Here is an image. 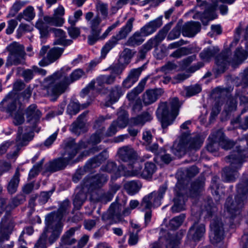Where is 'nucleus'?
<instances>
[{"label":"nucleus","mask_w":248,"mask_h":248,"mask_svg":"<svg viewBox=\"0 0 248 248\" xmlns=\"http://www.w3.org/2000/svg\"><path fill=\"white\" fill-rule=\"evenodd\" d=\"M216 208L207 211V217L211 218L210 225V240L212 243L217 245L221 243L225 238L224 224L222 220L215 214Z\"/></svg>","instance_id":"obj_10"},{"label":"nucleus","mask_w":248,"mask_h":248,"mask_svg":"<svg viewBox=\"0 0 248 248\" xmlns=\"http://www.w3.org/2000/svg\"><path fill=\"white\" fill-rule=\"evenodd\" d=\"M103 133L101 131H97L90 137L88 142L93 145L99 143L102 138Z\"/></svg>","instance_id":"obj_60"},{"label":"nucleus","mask_w":248,"mask_h":248,"mask_svg":"<svg viewBox=\"0 0 248 248\" xmlns=\"http://www.w3.org/2000/svg\"><path fill=\"white\" fill-rule=\"evenodd\" d=\"M132 209L125 208L122 212V206L117 204H112L108 210L104 214L102 219L107 223L111 224L119 221L123 217L129 215Z\"/></svg>","instance_id":"obj_13"},{"label":"nucleus","mask_w":248,"mask_h":248,"mask_svg":"<svg viewBox=\"0 0 248 248\" xmlns=\"http://www.w3.org/2000/svg\"><path fill=\"white\" fill-rule=\"evenodd\" d=\"M15 227V223L10 215L4 216L0 222V239L10 237Z\"/></svg>","instance_id":"obj_19"},{"label":"nucleus","mask_w":248,"mask_h":248,"mask_svg":"<svg viewBox=\"0 0 248 248\" xmlns=\"http://www.w3.org/2000/svg\"><path fill=\"white\" fill-rule=\"evenodd\" d=\"M140 68L134 69L131 70L128 77L123 82L124 88L129 89L138 80L140 75Z\"/></svg>","instance_id":"obj_31"},{"label":"nucleus","mask_w":248,"mask_h":248,"mask_svg":"<svg viewBox=\"0 0 248 248\" xmlns=\"http://www.w3.org/2000/svg\"><path fill=\"white\" fill-rule=\"evenodd\" d=\"M205 231L204 224L195 222L189 228L187 236L194 241H199L204 236Z\"/></svg>","instance_id":"obj_20"},{"label":"nucleus","mask_w":248,"mask_h":248,"mask_svg":"<svg viewBox=\"0 0 248 248\" xmlns=\"http://www.w3.org/2000/svg\"><path fill=\"white\" fill-rule=\"evenodd\" d=\"M54 191V188L48 191L42 192L39 197V202L42 204L46 203L50 198Z\"/></svg>","instance_id":"obj_61"},{"label":"nucleus","mask_w":248,"mask_h":248,"mask_svg":"<svg viewBox=\"0 0 248 248\" xmlns=\"http://www.w3.org/2000/svg\"><path fill=\"white\" fill-rule=\"evenodd\" d=\"M203 142V139L198 135L190 137L187 141L186 138L182 137L178 143H174L173 144L172 152L176 156L180 157L185 154L186 149H199Z\"/></svg>","instance_id":"obj_11"},{"label":"nucleus","mask_w":248,"mask_h":248,"mask_svg":"<svg viewBox=\"0 0 248 248\" xmlns=\"http://www.w3.org/2000/svg\"><path fill=\"white\" fill-rule=\"evenodd\" d=\"M140 30L134 32L127 40L126 45L130 46H136L141 44L144 41L145 37Z\"/></svg>","instance_id":"obj_35"},{"label":"nucleus","mask_w":248,"mask_h":248,"mask_svg":"<svg viewBox=\"0 0 248 248\" xmlns=\"http://www.w3.org/2000/svg\"><path fill=\"white\" fill-rule=\"evenodd\" d=\"M25 198L23 195H17L12 198L6 207V212H9L25 201Z\"/></svg>","instance_id":"obj_41"},{"label":"nucleus","mask_w":248,"mask_h":248,"mask_svg":"<svg viewBox=\"0 0 248 248\" xmlns=\"http://www.w3.org/2000/svg\"><path fill=\"white\" fill-rule=\"evenodd\" d=\"M167 186L166 184L161 186L157 191H153L145 195L141 202V207L142 210H151L152 208L159 206L165 194Z\"/></svg>","instance_id":"obj_12"},{"label":"nucleus","mask_w":248,"mask_h":248,"mask_svg":"<svg viewBox=\"0 0 248 248\" xmlns=\"http://www.w3.org/2000/svg\"><path fill=\"white\" fill-rule=\"evenodd\" d=\"M87 113V112H83L78 117L76 121L72 124L70 130L72 133L79 135L81 132L85 131V117Z\"/></svg>","instance_id":"obj_23"},{"label":"nucleus","mask_w":248,"mask_h":248,"mask_svg":"<svg viewBox=\"0 0 248 248\" xmlns=\"http://www.w3.org/2000/svg\"><path fill=\"white\" fill-rule=\"evenodd\" d=\"M191 53V50L190 49L186 47H182L177 49L173 52H172L170 54V56L176 59H179L183 56L187 55Z\"/></svg>","instance_id":"obj_53"},{"label":"nucleus","mask_w":248,"mask_h":248,"mask_svg":"<svg viewBox=\"0 0 248 248\" xmlns=\"http://www.w3.org/2000/svg\"><path fill=\"white\" fill-rule=\"evenodd\" d=\"M108 178L105 174H98L85 178L81 184V187L76 189L73 199L75 208L79 210L87 199V192L102 187L107 182Z\"/></svg>","instance_id":"obj_5"},{"label":"nucleus","mask_w":248,"mask_h":248,"mask_svg":"<svg viewBox=\"0 0 248 248\" xmlns=\"http://www.w3.org/2000/svg\"><path fill=\"white\" fill-rule=\"evenodd\" d=\"M241 85L243 87H248V67L240 74Z\"/></svg>","instance_id":"obj_64"},{"label":"nucleus","mask_w":248,"mask_h":248,"mask_svg":"<svg viewBox=\"0 0 248 248\" xmlns=\"http://www.w3.org/2000/svg\"><path fill=\"white\" fill-rule=\"evenodd\" d=\"M44 161V159H42L41 161L33 166L32 168L30 170L29 174V179H31L38 175L41 169H42Z\"/></svg>","instance_id":"obj_55"},{"label":"nucleus","mask_w":248,"mask_h":248,"mask_svg":"<svg viewBox=\"0 0 248 248\" xmlns=\"http://www.w3.org/2000/svg\"><path fill=\"white\" fill-rule=\"evenodd\" d=\"M185 216L184 214H181L171 219L169 222V226L172 229H176L182 224Z\"/></svg>","instance_id":"obj_52"},{"label":"nucleus","mask_w":248,"mask_h":248,"mask_svg":"<svg viewBox=\"0 0 248 248\" xmlns=\"http://www.w3.org/2000/svg\"><path fill=\"white\" fill-rule=\"evenodd\" d=\"M248 158V149L237 146L230 155L225 158L230 166L223 169L222 173V180L226 182H234L238 177L237 171L242 166L245 159Z\"/></svg>","instance_id":"obj_4"},{"label":"nucleus","mask_w":248,"mask_h":248,"mask_svg":"<svg viewBox=\"0 0 248 248\" xmlns=\"http://www.w3.org/2000/svg\"><path fill=\"white\" fill-rule=\"evenodd\" d=\"M84 74L80 69L75 70L69 76L62 70L58 71L45 79L42 84L43 94L57 97L67 90L69 84L79 79Z\"/></svg>","instance_id":"obj_2"},{"label":"nucleus","mask_w":248,"mask_h":248,"mask_svg":"<svg viewBox=\"0 0 248 248\" xmlns=\"http://www.w3.org/2000/svg\"><path fill=\"white\" fill-rule=\"evenodd\" d=\"M135 20V19L133 17L129 18L125 25L106 43L101 49V58L104 59L109 51L118 44L119 41L125 39L127 37L133 30Z\"/></svg>","instance_id":"obj_9"},{"label":"nucleus","mask_w":248,"mask_h":248,"mask_svg":"<svg viewBox=\"0 0 248 248\" xmlns=\"http://www.w3.org/2000/svg\"><path fill=\"white\" fill-rule=\"evenodd\" d=\"M75 232V229L71 228L63 234L61 239L60 248H69L76 243V240L73 238Z\"/></svg>","instance_id":"obj_28"},{"label":"nucleus","mask_w":248,"mask_h":248,"mask_svg":"<svg viewBox=\"0 0 248 248\" xmlns=\"http://www.w3.org/2000/svg\"><path fill=\"white\" fill-rule=\"evenodd\" d=\"M86 147V144L82 141L79 144L74 141H70L65 144L63 158H58L49 161L46 165V170L49 172H55L63 169L70 160L77 154L78 150Z\"/></svg>","instance_id":"obj_6"},{"label":"nucleus","mask_w":248,"mask_h":248,"mask_svg":"<svg viewBox=\"0 0 248 248\" xmlns=\"http://www.w3.org/2000/svg\"><path fill=\"white\" fill-rule=\"evenodd\" d=\"M123 93L121 87L119 86H115L112 87L109 94L110 100L113 102H116L123 95Z\"/></svg>","instance_id":"obj_48"},{"label":"nucleus","mask_w":248,"mask_h":248,"mask_svg":"<svg viewBox=\"0 0 248 248\" xmlns=\"http://www.w3.org/2000/svg\"><path fill=\"white\" fill-rule=\"evenodd\" d=\"M219 51L217 47H210L204 49L200 54L201 59L204 61H208Z\"/></svg>","instance_id":"obj_40"},{"label":"nucleus","mask_w":248,"mask_h":248,"mask_svg":"<svg viewBox=\"0 0 248 248\" xmlns=\"http://www.w3.org/2000/svg\"><path fill=\"white\" fill-rule=\"evenodd\" d=\"M237 107V101L235 97L230 96L228 98L225 107V109L227 112L235 110Z\"/></svg>","instance_id":"obj_58"},{"label":"nucleus","mask_w":248,"mask_h":248,"mask_svg":"<svg viewBox=\"0 0 248 248\" xmlns=\"http://www.w3.org/2000/svg\"><path fill=\"white\" fill-rule=\"evenodd\" d=\"M132 162V164H129L128 167L129 170L131 172V174L134 176H141L142 166L139 162H133V161Z\"/></svg>","instance_id":"obj_51"},{"label":"nucleus","mask_w":248,"mask_h":248,"mask_svg":"<svg viewBox=\"0 0 248 248\" xmlns=\"http://www.w3.org/2000/svg\"><path fill=\"white\" fill-rule=\"evenodd\" d=\"M235 0H212V3L208 5L204 12V16L210 20L214 18V12L217 6L219 1L231 4Z\"/></svg>","instance_id":"obj_30"},{"label":"nucleus","mask_w":248,"mask_h":248,"mask_svg":"<svg viewBox=\"0 0 248 248\" xmlns=\"http://www.w3.org/2000/svg\"><path fill=\"white\" fill-rule=\"evenodd\" d=\"M104 170L108 172L113 174L114 175L111 177L112 179L114 178L116 179L121 175L120 169L117 168L116 164L113 162H108L104 167Z\"/></svg>","instance_id":"obj_45"},{"label":"nucleus","mask_w":248,"mask_h":248,"mask_svg":"<svg viewBox=\"0 0 248 248\" xmlns=\"http://www.w3.org/2000/svg\"><path fill=\"white\" fill-rule=\"evenodd\" d=\"M27 3V1H16L11 8L9 13L7 15V17L9 18L15 16L18 12Z\"/></svg>","instance_id":"obj_46"},{"label":"nucleus","mask_w":248,"mask_h":248,"mask_svg":"<svg viewBox=\"0 0 248 248\" xmlns=\"http://www.w3.org/2000/svg\"><path fill=\"white\" fill-rule=\"evenodd\" d=\"M6 49L9 53L18 55V56H25V52L22 45L16 42H14L8 45Z\"/></svg>","instance_id":"obj_39"},{"label":"nucleus","mask_w":248,"mask_h":248,"mask_svg":"<svg viewBox=\"0 0 248 248\" xmlns=\"http://www.w3.org/2000/svg\"><path fill=\"white\" fill-rule=\"evenodd\" d=\"M152 119V115L147 112H143L141 114L133 117L130 120V123L133 125L143 126L146 122Z\"/></svg>","instance_id":"obj_33"},{"label":"nucleus","mask_w":248,"mask_h":248,"mask_svg":"<svg viewBox=\"0 0 248 248\" xmlns=\"http://www.w3.org/2000/svg\"><path fill=\"white\" fill-rule=\"evenodd\" d=\"M83 15V12L81 10L78 9L76 11L73 16H70L68 19V22L70 26H75L77 22L81 19Z\"/></svg>","instance_id":"obj_54"},{"label":"nucleus","mask_w":248,"mask_h":248,"mask_svg":"<svg viewBox=\"0 0 248 248\" xmlns=\"http://www.w3.org/2000/svg\"><path fill=\"white\" fill-rule=\"evenodd\" d=\"M118 155L119 159L124 162H131L136 157V153L129 146H125L119 149Z\"/></svg>","instance_id":"obj_21"},{"label":"nucleus","mask_w":248,"mask_h":248,"mask_svg":"<svg viewBox=\"0 0 248 248\" xmlns=\"http://www.w3.org/2000/svg\"><path fill=\"white\" fill-rule=\"evenodd\" d=\"M69 207V201L65 200L61 204L56 213L50 214L46 216V222L48 223L54 222L53 226L55 227V228H52V234L49 238L50 243H53L59 237L62 229L61 219L63 216L66 214Z\"/></svg>","instance_id":"obj_8"},{"label":"nucleus","mask_w":248,"mask_h":248,"mask_svg":"<svg viewBox=\"0 0 248 248\" xmlns=\"http://www.w3.org/2000/svg\"><path fill=\"white\" fill-rule=\"evenodd\" d=\"M43 19L48 24L56 27H61L64 23V18L63 17H58L53 15L52 16H45Z\"/></svg>","instance_id":"obj_42"},{"label":"nucleus","mask_w":248,"mask_h":248,"mask_svg":"<svg viewBox=\"0 0 248 248\" xmlns=\"http://www.w3.org/2000/svg\"><path fill=\"white\" fill-rule=\"evenodd\" d=\"M51 30L55 37V40L54 42L55 45L67 46L70 45L72 43L71 40L66 39V33L62 29L53 28Z\"/></svg>","instance_id":"obj_29"},{"label":"nucleus","mask_w":248,"mask_h":248,"mask_svg":"<svg viewBox=\"0 0 248 248\" xmlns=\"http://www.w3.org/2000/svg\"><path fill=\"white\" fill-rule=\"evenodd\" d=\"M35 16L34 8L31 6H28L23 11V18L28 21L32 20Z\"/></svg>","instance_id":"obj_57"},{"label":"nucleus","mask_w":248,"mask_h":248,"mask_svg":"<svg viewBox=\"0 0 248 248\" xmlns=\"http://www.w3.org/2000/svg\"><path fill=\"white\" fill-rule=\"evenodd\" d=\"M164 91L161 88L149 90L143 94L142 100L145 105H150L155 102L163 93Z\"/></svg>","instance_id":"obj_22"},{"label":"nucleus","mask_w":248,"mask_h":248,"mask_svg":"<svg viewBox=\"0 0 248 248\" xmlns=\"http://www.w3.org/2000/svg\"><path fill=\"white\" fill-rule=\"evenodd\" d=\"M147 79L148 78L142 79L136 87L127 94L126 97L129 101L134 100L137 96L143 91Z\"/></svg>","instance_id":"obj_37"},{"label":"nucleus","mask_w":248,"mask_h":248,"mask_svg":"<svg viewBox=\"0 0 248 248\" xmlns=\"http://www.w3.org/2000/svg\"><path fill=\"white\" fill-rule=\"evenodd\" d=\"M47 24H48L44 20L42 19H39L36 23L35 27L39 30L41 37L46 36L48 33Z\"/></svg>","instance_id":"obj_50"},{"label":"nucleus","mask_w":248,"mask_h":248,"mask_svg":"<svg viewBox=\"0 0 248 248\" xmlns=\"http://www.w3.org/2000/svg\"><path fill=\"white\" fill-rule=\"evenodd\" d=\"M26 116L27 122L30 124L25 127H20L23 128L22 134L28 135L31 133L33 135V131L35 129L37 124L40 120L41 116V111L37 108L35 104H31L26 110Z\"/></svg>","instance_id":"obj_14"},{"label":"nucleus","mask_w":248,"mask_h":248,"mask_svg":"<svg viewBox=\"0 0 248 248\" xmlns=\"http://www.w3.org/2000/svg\"><path fill=\"white\" fill-rule=\"evenodd\" d=\"M128 115L124 110H121L118 112V118L113 121L108 128L106 132L107 136L115 135L120 129L125 127L128 124Z\"/></svg>","instance_id":"obj_17"},{"label":"nucleus","mask_w":248,"mask_h":248,"mask_svg":"<svg viewBox=\"0 0 248 248\" xmlns=\"http://www.w3.org/2000/svg\"><path fill=\"white\" fill-rule=\"evenodd\" d=\"M141 187V184L137 181H131L127 182L124 185V188L130 195H134L137 193Z\"/></svg>","instance_id":"obj_43"},{"label":"nucleus","mask_w":248,"mask_h":248,"mask_svg":"<svg viewBox=\"0 0 248 248\" xmlns=\"http://www.w3.org/2000/svg\"><path fill=\"white\" fill-rule=\"evenodd\" d=\"M20 174L19 170L17 169L7 186V191L9 193L13 194L17 191L20 181Z\"/></svg>","instance_id":"obj_36"},{"label":"nucleus","mask_w":248,"mask_h":248,"mask_svg":"<svg viewBox=\"0 0 248 248\" xmlns=\"http://www.w3.org/2000/svg\"><path fill=\"white\" fill-rule=\"evenodd\" d=\"M25 56H18L14 54L9 53L7 58L5 65L7 67L13 65H17L24 62Z\"/></svg>","instance_id":"obj_38"},{"label":"nucleus","mask_w":248,"mask_h":248,"mask_svg":"<svg viewBox=\"0 0 248 248\" xmlns=\"http://www.w3.org/2000/svg\"><path fill=\"white\" fill-rule=\"evenodd\" d=\"M201 30V24L199 22L190 21L186 23L182 30L184 36L192 37L195 35Z\"/></svg>","instance_id":"obj_24"},{"label":"nucleus","mask_w":248,"mask_h":248,"mask_svg":"<svg viewBox=\"0 0 248 248\" xmlns=\"http://www.w3.org/2000/svg\"><path fill=\"white\" fill-rule=\"evenodd\" d=\"M54 222L51 223H48L46 222V226L45 228L44 232L40 236L38 240L35 243L34 247L33 248H46V240L47 237L48 236V233H51L52 234V229L55 228V227L53 226ZM50 236L49 237H50ZM50 238V237H49ZM48 241H49V238H48ZM49 243L50 241H49ZM52 244V243H50Z\"/></svg>","instance_id":"obj_25"},{"label":"nucleus","mask_w":248,"mask_h":248,"mask_svg":"<svg viewBox=\"0 0 248 248\" xmlns=\"http://www.w3.org/2000/svg\"><path fill=\"white\" fill-rule=\"evenodd\" d=\"M162 25L161 19L157 18L147 23L140 30L141 33L144 36H147L155 32Z\"/></svg>","instance_id":"obj_27"},{"label":"nucleus","mask_w":248,"mask_h":248,"mask_svg":"<svg viewBox=\"0 0 248 248\" xmlns=\"http://www.w3.org/2000/svg\"><path fill=\"white\" fill-rule=\"evenodd\" d=\"M95 9L97 14L94 16L92 12H88L85 15V20L89 24L91 29V34L88 37V43L91 45H93L99 39H105L110 31L120 24L119 20L116 21L109 26L101 36H100L102 27L100 25L101 23L108 16V5L100 0H96Z\"/></svg>","instance_id":"obj_1"},{"label":"nucleus","mask_w":248,"mask_h":248,"mask_svg":"<svg viewBox=\"0 0 248 248\" xmlns=\"http://www.w3.org/2000/svg\"><path fill=\"white\" fill-rule=\"evenodd\" d=\"M80 106L78 103L76 102H71L67 106V112L71 115H75L78 112Z\"/></svg>","instance_id":"obj_59"},{"label":"nucleus","mask_w":248,"mask_h":248,"mask_svg":"<svg viewBox=\"0 0 248 248\" xmlns=\"http://www.w3.org/2000/svg\"><path fill=\"white\" fill-rule=\"evenodd\" d=\"M23 131L22 128L18 127L16 139V149L13 152H10L7 154V158L8 159L15 160L18 155L21 148L26 146L33 139V136L31 135V133H29L28 135L22 134Z\"/></svg>","instance_id":"obj_16"},{"label":"nucleus","mask_w":248,"mask_h":248,"mask_svg":"<svg viewBox=\"0 0 248 248\" xmlns=\"http://www.w3.org/2000/svg\"><path fill=\"white\" fill-rule=\"evenodd\" d=\"M172 24L169 23L166 25L163 29L160 30L155 37L158 40V42L161 43L165 38L167 32L170 29Z\"/></svg>","instance_id":"obj_56"},{"label":"nucleus","mask_w":248,"mask_h":248,"mask_svg":"<svg viewBox=\"0 0 248 248\" xmlns=\"http://www.w3.org/2000/svg\"><path fill=\"white\" fill-rule=\"evenodd\" d=\"M108 157V154L107 151H104L98 155L89 160L84 169H80L78 170L73 177V181L77 183L81 179L82 175L87 169H91L99 166L102 162L105 161Z\"/></svg>","instance_id":"obj_15"},{"label":"nucleus","mask_w":248,"mask_h":248,"mask_svg":"<svg viewBox=\"0 0 248 248\" xmlns=\"http://www.w3.org/2000/svg\"><path fill=\"white\" fill-rule=\"evenodd\" d=\"M215 133L214 138L215 140H218V144L222 149L228 150L235 145L234 141L227 138L221 130H217Z\"/></svg>","instance_id":"obj_26"},{"label":"nucleus","mask_w":248,"mask_h":248,"mask_svg":"<svg viewBox=\"0 0 248 248\" xmlns=\"http://www.w3.org/2000/svg\"><path fill=\"white\" fill-rule=\"evenodd\" d=\"M132 57L133 55L132 53V51L131 49L128 48L124 49L120 55L121 59H123L124 62L127 64L129 62L130 60Z\"/></svg>","instance_id":"obj_63"},{"label":"nucleus","mask_w":248,"mask_h":248,"mask_svg":"<svg viewBox=\"0 0 248 248\" xmlns=\"http://www.w3.org/2000/svg\"><path fill=\"white\" fill-rule=\"evenodd\" d=\"M64 48L54 47L47 53L46 56L44 57L39 62V65L42 67L46 66L58 60L63 52Z\"/></svg>","instance_id":"obj_18"},{"label":"nucleus","mask_w":248,"mask_h":248,"mask_svg":"<svg viewBox=\"0 0 248 248\" xmlns=\"http://www.w3.org/2000/svg\"><path fill=\"white\" fill-rule=\"evenodd\" d=\"M160 43V42H158V40L155 37L149 39L141 47L139 51L140 58L144 59L147 53L151 50L153 47L157 46Z\"/></svg>","instance_id":"obj_32"},{"label":"nucleus","mask_w":248,"mask_h":248,"mask_svg":"<svg viewBox=\"0 0 248 248\" xmlns=\"http://www.w3.org/2000/svg\"><path fill=\"white\" fill-rule=\"evenodd\" d=\"M155 170V165L153 163L146 162L145 164V168L142 171L141 176L144 178H150Z\"/></svg>","instance_id":"obj_47"},{"label":"nucleus","mask_w":248,"mask_h":248,"mask_svg":"<svg viewBox=\"0 0 248 248\" xmlns=\"http://www.w3.org/2000/svg\"><path fill=\"white\" fill-rule=\"evenodd\" d=\"M216 135L215 132H213L209 137V143L206 146L208 151L212 153H216L219 149V144L218 140H215L214 136Z\"/></svg>","instance_id":"obj_44"},{"label":"nucleus","mask_w":248,"mask_h":248,"mask_svg":"<svg viewBox=\"0 0 248 248\" xmlns=\"http://www.w3.org/2000/svg\"><path fill=\"white\" fill-rule=\"evenodd\" d=\"M237 195L235 201L228 197L225 204V211L229 214L232 223H238L241 219L240 209L248 199V174H244L236 186Z\"/></svg>","instance_id":"obj_3"},{"label":"nucleus","mask_w":248,"mask_h":248,"mask_svg":"<svg viewBox=\"0 0 248 248\" xmlns=\"http://www.w3.org/2000/svg\"><path fill=\"white\" fill-rule=\"evenodd\" d=\"M115 78L113 75H102L96 79L97 84L102 86L104 84H111L114 82Z\"/></svg>","instance_id":"obj_49"},{"label":"nucleus","mask_w":248,"mask_h":248,"mask_svg":"<svg viewBox=\"0 0 248 248\" xmlns=\"http://www.w3.org/2000/svg\"><path fill=\"white\" fill-rule=\"evenodd\" d=\"M180 107V104L177 98L170 100L169 105L167 102H162L159 104L156 113L163 129L173 123L178 115Z\"/></svg>","instance_id":"obj_7"},{"label":"nucleus","mask_w":248,"mask_h":248,"mask_svg":"<svg viewBox=\"0 0 248 248\" xmlns=\"http://www.w3.org/2000/svg\"><path fill=\"white\" fill-rule=\"evenodd\" d=\"M219 180V178L217 176H214L212 178L210 188L213 195L217 196L219 194V192L217 190L219 187L217 183Z\"/></svg>","instance_id":"obj_62"},{"label":"nucleus","mask_w":248,"mask_h":248,"mask_svg":"<svg viewBox=\"0 0 248 248\" xmlns=\"http://www.w3.org/2000/svg\"><path fill=\"white\" fill-rule=\"evenodd\" d=\"M185 196L184 195L177 193L174 198V205L171 207L173 213H178L186 209Z\"/></svg>","instance_id":"obj_34"}]
</instances>
